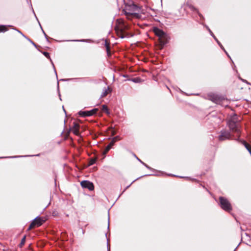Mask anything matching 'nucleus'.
<instances>
[{
    "label": "nucleus",
    "instance_id": "obj_1",
    "mask_svg": "<svg viewBox=\"0 0 251 251\" xmlns=\"http://www.w3.org/2000/svg\"><path fill=\"white\" fill-rule=\"evenodd\" d=\"M128 25L125 24L123 19H117L116 20V26L115 30L119 37L123 39L127 36L126 30L128 29Z\"/></svg>",
    "mask_w": 251,
    "mask_h": 251
},
{
    "label": "nucleus",
    "instance_id": "obj_2",
    "mask_svg": "<svg viewBox=\"0 0 251 251\" xmlns=\"http://www.w3.org/2000/svg\"><path fill=\"white\" fill-rule=\"evenodd\" d=\"M227 125L229 128H230V130L232 132L237 134V138L235 140L237 141H239L241 131L239 124L234 120H229L227 123Z\"/></svg>",
    "mask_w": 251,
    "mask_h": 251
},
{
    "label": "nucleus",
    "instance_id": "obj_3",
    "mask_svg": "<svg viewBox=\"0 0 251 251\" xmlns=\"http://www.w3.org/2000/svg\"><path fill=\"white\" fill-rule=\"evenodd\" d=\"M45 222V220L43 218L37 216L35 218L32 222L29 225L28 229L30 230L36 227L41 226Z\"/></svg>",
    "mask_w": 251,
    "mask_h": 251
},
{
    "label": "nucleus",
    "instance_id": "obj_4",
    "mask_svg": "<svg viewBox=\"0 0 251 251\" xmlns=\"http://www.w3.org/2000/svg\"><path fill=\"white\" fill-rule=\"evenodd\" d=\"M98 110V108H94L90 111H80L79 112V114L80 116L82 117H88L91 116L94 114H95Z\"/></svg>",
    "mask_w": 251,
    "mask_h": 251
},
{
    "label": "nucleus",
    "instance_id": "obj_5",
    "mask_svg": "<svg viewBox=\"0 0 251 251\" xmlns=\"http://www.w3.org/2000/svg\"><path fill=\"white\" fill-rule=\"evenodd\" d=\"M231 135L228 131L225 130L221 131L220 135L219 136V139L220 141H224L226 139H230Z\"/></svg>",
    "mask_w": 251,
    "mask_h": 251
},
{
    "label": "nucleus",
    "instance_id": "obj_6",
    "mask_svg": "<svg viewBox=\"0 0 251 251\" xmlns=\"http://www.w3.org/2000/svg\"><path fill=\"white\" fill-rule=\"evenodd\" d=\"M81 186L84 188H87L89 190H93L94 188L93 183L89 181L83 180L80 183Z\"/></svg>",
    "mask_w": 251,
    "mask_h": 251
},
{
    "label": "nucleus",
    "instance_id": "obj_7",
    "mask_svg": "<svg viewBox=\"0 0 251 251\" xmlns=\"http://www.w3.org/2000/svg\"><path fill=\"white\" fill-rule=\"evenodd\" d=\"M210 100L215 103L219 104H222L223 101L225 100V99L223 98H222L217 95H213L211 96Z\"/></svg>",
    "mask_w": 251,
    "mask_h": 251
},
{
    "label": "nucleus",
    "instance_id": "obj_8",
    "mask_svg": "<svg viewBox=\"0 0 251 251\" xmlns=\"http://www.w3.org/2000/svg\"><path fill=\"white\" fill-rule=\"evenodd\" d=\"M154 32L155 35L158 36L160 38L163 37L165 35V33L162 30L158 28H154Z\"/></svg>",
    "mask_w": 251,
    "mask_h": 251
},
{
    "label": "nucleus",
    "instance_id": "obj_9",
    "mask_svg": "<svg viewBox=\"0 0 251 251\" xmlns=\"http://www.w3.org/2000/svg\"><path fill=\"white\" fill-rule=\"evenodd\" d=\"M72 131L75 135L79 134V125L76 123H74V126L72 128Z\"/></svg>",
    "mask_w": 251,
    "mask_h": 251
},
{
    "label": "nucleus",
    "instance_id": "obj_10",
    "mask_svg": "<svg viewBox=\"0 0 251 251\" xmlns=\"http://www.w3.org/2000/svg\"><path fill=\"white\" fill-rule=\"evenodd\" d=\"M222 209L226 211L230 212L232 210L231 205H220Z\"/></svg>",
    "mask_w": 251,
    "mask_h": 251
},
{
    "label": "nucleus",
    "instance_id": "obj_11",
    "mask_svg": "<svg viewBox=\"0 0 251 251\" xmlns=\"http://www.w3.org/2000/svg\"><path fill=\"white\" fill-rule=\"evenodd\" d=\"M132 7L133 9V11L131 12H129V13L131 15L137 14V12L139 11V8L135 4H133Z\"/></svg>",
    "mask_w": 251,
    "mask_h": 251
},
{
    "label": "nucleus",
    "instance_id": "obj_12",
    "mask_svg": "<svg viewBox=\"0 0 251 251\" xmlns=\"http://www.w3.org/2000/svg\"><path fill=\"white\" fill-rule=\"evenodd\" d=\"M242 143L244 145L245 147L248 151L250 152V153H251V147L250 146V145H249L248 143H247L244 141H242Z\"/></svg>",
    "mask_w": 251,
    "mask_h": 251
},
{
    "label": "nucleus",
    "instance_id": "obj_13",
    "mask_svg": "<svg viewBox=\"0 0 251 251\" xmlns=\"http://www.w3.org/2000/svg\"><path fill=\"white\" fill-rule=\"evenodd\" d=\"M220 204H229V201H227V200L224 197H220Z\"/></svg>",
    "mask_w": 251,
    "mask_h": 251
},
{
    "label": "nucleus",
    "instance_id": "obj_14",
    "mask_svg": "<svg viewBox=\"0 0 251 251\" xmlns=\"http://www.w3.org/2000/svg\"><path fill=\"white\" fill-rule=\"evenodd\" d=\"M206 28L209 31L210 35L214 38L215 40L217 42L218 44H220V42L218 40V39L216 38V37L214 36V35L213 34V33H212L211 30L210 29V28L208 26H206Z\"/></svg>",
    "mask_w": 251,
    "mask_h": 251
},
{
    "label": "nucleus",
    "instance_id": "obj_15",
    "mask_svg": "<svg viewBox=\"0 0 251 251\" xmlns=\"http://www.w3.org/2000/svg\"><path fill=\"white\" fill-rule=\"evenodd\" d=\"M102 110L105 112L108 115L110 113L107 106L105 105H102Z\"/></svg>",
    "mask_w": 251,
    "mask_h": 251
},
{
    "label": "nucleus",
    "instance_id": "obj_16",
    "mask_svg": "<svg viewBox=\"0 0 251 251\" xmlns=\"http://www.w3.org/2000/svg\"><path fill=\"white\" fill-rule=\"evenodd\" d=\"M108 90L109 87H108L107 89H105L101 95V97L103 98L106 96L108 93Z\"/></svg>",
    "mask_w": 251,
    "mask_h": 251
},
{
    "label": "nucleus",
    "instance_id": "obj_17",
    "mask_svg": "<svg viewBox=\"0 0 251 251\" xmlns=\"http://www.w3.org/2000/svg\"><path fill=\"white\" fill-rule=\"evenodd\" d=\"M7 30V28L5 25H0V32H5Z\"/></svg>",
    "mask_w": 251,
    "mask_h": 251
},
{
    "label": "nucleus",
    "instance_id": "obj_18",
    "mask_svg": "<svg viewBox=\"0 0 251 251\" xmlns=\"http://www.w3.org/2000/svg\"><path fill=\"white\" fill-rule=\"evenodd\" d=\"M113 143H114L112 142L111 143H110V144L109 145H108L106 147L105 150V153L107 152L110 149L111 146H113Z\"/></svg>",
    "mask_w": 251,
    "mask_h": 251
},
{
    "label": "nucleus",
    "instance_id": "obj_19",
    "mask_svg": "<svg viewBox=\"0 0 251 251\" xmlns=\"http://www.w3.org/2000/svg\"><path fill=\"white\" fill-rule=\"evenodd\" d=\"M25 236L21 240V243L20 244V247H22L25 244Z\"/></svg>",
    "mask_w": 251,
    "mask_h": 251
},
{
    "label": "nucleus",
    "instance_id": "obj_20",
    "mask_svg": "<svg viewBox=\"0 0 251 251\" xmlns=\"http://www.w3.org/2000/svg\"><path fill=\"white\" fill-rule=\"evenodd\" d=\"M96 161V159L95 158H92L90 160L89 162V166H91L93 165Z\"/></svg>",
    "mask_w": 251,
    "mask_h": 251
},
{
    "label": "nucleus",
    "instance_id": "obj_21",
    "mask_svg": "<svg viewBox=\"0 0 251 251\" xmlns=\"http://www.w3.org/2000/svg\"><path fill=\"white\" fill-rule=\"evenodd\" d=\"M230 120H234L236 122H238L239 121L238 119H237V115L235 114L233 115Z\"/></svg>",
    "mask_w": 251,
    "mask_h": 251
},
{
    "label": "nucleus",
    "instance_id": "obj_22",
    "mask_svg": "<svg viewBox=\"0 0 251 251\" xmlns=\"http://www.w3.org/2000/svg\"><path fill=\"white\" fill-rule=\"evenodd\" d=\"M119 140V137L118 136H116V137H114L113 139L112 142L114 143V142H116L117 140Z\"/></svg>",
    "mask_w": 251,
    "mask_h": 251
},
{
    "label": "nucleus",
    "instance_id": "obj_23",
    "mask_svg": "<svg viewBox=\"0 0 251 251\" xmlns=\"http://www.w3.org/2000/svg\"><path fill=\"white\" fill-rule=\"evenodd\" d=\"M137 159L141 163H142L143 164H144L147 168H150L149 166H148L146 164H145L144 163H143L140 159H139V158H137Z\"/></svg>",
    "mask_w": 251,
    "mask_h": 251
},
{
    "label": "nucleus",
    "instance_id": "obj_24",
    "mask_svg": "<svg viewBox=\"0 0 251 251\" xmlns=\"http://www.w3.org/2000/svg\"><path fill=\"white\" fill-rule=\"evenodd\" d=\"M44 54L47 57H50V55H49V53L48 52H44Z\"/></svg>",
    "mask_w": 251,
    "mask_h": 251
},
{
    "label": "nucleus",
    "instance_id": "obj_25",
    "mask_svg": "<svg viewBox=\"0 0 251 251\" xmlns=\"http://www.w3.org/2000/svg\"><path fill=\"white\" fill-rule=\"evenodd\" d=\"M105 45L106 47L107 50L108 51L109 50V47H108V45L107 44L106 42H105Z\"/></svg>",
    "mask_w": 251,
    "mask_h": 251
},
{
    "label": "nucleus",
    "instance_id": "obj_26",
    "mask_svg": "<svg viewBox=\"0 0 251 251\" xmlns=\"http://www.w3.org/2000/svg\"><path fill=\"white\" fill-rule=\"evenodd\" d=\"M41 29L42 30V31H43V33L44 34V35H45V37L47 39V35H46V34L45 33V32L43 30V29H42V27H41Z\"/></svg>",
    "mask_w": 251,
    "mask_h": 251
},
{
    "label": "nucleus",
    "instance_id": "obj_27",
    "mask_svg": "<svg viewBox=\"0 0 251 251\" xmlns=\"http://www.w3.org/2000/svg\"><path fill=\"white\" fill-rule=\"evenodd\" d=\"M220 47H221V48L222 50H223L225 51V52L226 53V54H227V52H226V51L225 50V49H224V47H223V46H221Z\"/></svg>",
    "mask_w": 251,
    "mask_h": 251
},
{
    "label": "nucleus",
    "instance_id": "obj_28",
    "mask_svg": "<svg viewBox=\"0 0 251 251\" xmlns=\"http://www.w3.org/2000/svg\"><path fill=\"white\" fill-rule=\"evenodd\" d=\"M19 33H20L21 35H22L24 37H25V35L19 30H16Z\"/></svg>",
    "mask_w": 251,
    "mask_h": 251
},
{
    "label": "nucleus",
    "instance_id": "obj_29",
    "mask_svg": "<svg viewBox=\"0 0 251 251\" xmlns=\"http://www.w3.org/2000/svg\"><path fill=\"white\" fill-rule=\"evenodd\" d=\"M19 33H20L21 35H22L24 37H25V35L19 30H16Z\"/></svg>",
    "mask_w": 251,
    "mask_h": 251
},
{
    "label": "nucleus",
    "instance_id": "obj_30",
    "mask_svg": "<svg viewBox=\"0 0 251 251\" xmlns=\"http://www.w3.org/2000/svg\"><path fill=\"white\" fill-rule=\"evenodd\" d=\"M19 33H20L21 35H22L24 37H25V35L19 30H16Z\"/></svg>",
    "mask_w": 251,
    "mask_h": 251
},
{
    "label": "nucleus",
    "instance_id": "obj_31",
    "mask_svg": "<svg viewBox=\"0 0 251 251\" xmlns=\"http://www.w3.org/2000/svg\"><path fill=\"white\" fill-rule=\"evenodd\" d=\"M137 79H138L137 78H134L132 80H133V82H138Z\"/></svg>",
    "mask_w": 251,
    "mask_h": 251
},
{
    "label": "nucleus",
    "instance_id": "obj_32",
    "mask_svg": "<svg viewBox=\"0 0 251 251\" xmlns=\"http://www.w3.org/2000/svg\"><path fill=\"white\" fill-rule=\"evenodd\" d=\"M75 41H81V42H83L84 41V40H75Z\"/></svg>",
    "mask_w": 251,
    "mask_h": 251
},
{
    "label": "nucleus",
    "instance_id": "obj_33",
    "mask_svg": "<svg viewBox=\"0 0 251 251\" xmlns=\"http://www.w3.org/2000/svg\"><path fill=\"white\" fill-rule=\"evenodd\" d=\"M218 45L220 46V47L222 46V45L221 43H220V44H218Z\"/></svg>",
    "mask_w": 251,
    "mask_h": 251
},
{
    "label": "nucleus",
    "instance_id": "obj_34",
    "mask_svg": "<svg viewBox=\"0 0 251 251\" xmlns=\"http://www.w3.org/2000/svg\"><path fill=\"white\" fill-rule=\"evenodd\" d=\"M199 16L201 17V14H199Z\"/></svg>",
    "mask_w": 251,
    "mask_h": 251
},
{
    "label": "nucleus",
    "instance_id": "obj_35",
    "mask_svg": "<svg viewBox=\"0 0 251 251\" xmlns=\"http://www.w3.org/2000/svg\"><path fill=\"white\" fill-rule=\"evenodd\" d=\"M2 158V157H0V158Z\"/></svg>",
    "mask_w": 251,
    "mask_h": 251
}]
</instances>
